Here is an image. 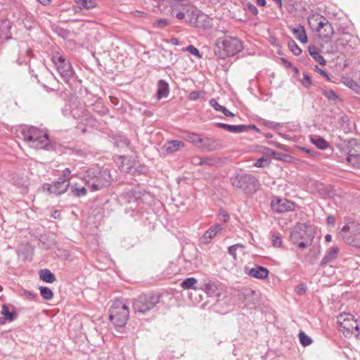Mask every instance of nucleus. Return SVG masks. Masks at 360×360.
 Returning a JSON list of instances; mask_svg holds the SVG:
<instances>
[{"instance_id":"1","label":"nucleus","mask_w":360,"mask_h":360,"mask_svg":"<svg viewBox=\"0 0 360 360\" xmlns=\"http://www.w3.org/2000/svg\"><path fill=\"white\" fill-rule=\"evenodd\" d=\"M123 203L130 205L125 209V213L129 214L131 217H135L143 209L145 202L152 198L150 193L145 190H139L136 188L131 187L130 189H126L120 196Z\"/></svg>"},{"instance_id":"2","label":"nucleus","mask_w":360,"mask_h":360,"mask_svg":"<svg viewBox=\"0 0 360 360\" xmlns=\"http://www.w3.org/2000/svg\"><path fill=\"white\" fill-rule=\"evenodd\" d=\"M84 181L91 191H97L108 188L111 184L112 178L108 169L99 170L89 168L84 174Z\"/></svg>"},{"instance_id":"3","label":"nucleus","mask_w":360,"mask_h":360,"mask_svg":"<svg viewBox=\"0 0 360 360\" xmlns=\"http://www.w3.org/2000/svg\"><path fill=\"white\" fill-rule=\"evenodd\" d=\"M230 181L233 187L247 195L254 194L260 187L259 181L255 176L242 170L236 172L230 178Z\"/></svg>"},{"instance_id":"4","label":"nucleus","mask_w":360,"mask_h":360,"mask_svg":"<svg viewBox=\"0 0 360 360\" xmlns=\"http://www.w3.org/2000/svg\"><path fill=\"white\" fill-rule=\"evenodd\" d=\"M215 45V55L221 59L233 56L243 49V43L239 39L230 36L217 38Z\"/></svg>"},{"instance_id":"5","label":"nucleus","mask_w":360,"mask_h":360,"mask_svg":"<svg viewBox=\"0 0 360 360\" xmlns=\"http://www.w3.org/2000/svg\"><path fill=\"white\" fill-rule=\"evenodd\" d=\"M21 134L31 147L36 149H49L50 140L48 134L37 127H25L22 129Z\"/></svg>"},{"instance_id":"6","label":"nucleus","mask_w":360,"mask_h":360,"mask_svg":"<svg viewBox=\"0 0 360 360\" xmlns=\"http://www.w3.org/2000/svg\"><path fill=\"white\" fill-rule=\"evenodd\" d=\"M160 302V295L157 293L141 294L135 298L132 308L136 314H146Z\"/></svg>"},{"instance_id":"7","label":"nucleus","mask_w":360,"mask_h":360,"mask_svg":"<svg viewBox=\"0 0 360 360\" xmlns=\"http://www.w3.org/2000/svg\"><path fill=\"white\" fill-rule=\"evenodd\" d=\"M129 316L128 307L122 301L114 302L109 311V319L115 327L125 326Z\"/></svg>"},{"instance_id":"8","label":"nucleus","mask_w":360,"mask_h":360,"mask_svg":"<svg viewBox=\"0 0 360 360\" xmlns=\"http://www.w3.org/2000/svg\"><path fill=\"white\" fill-rule=\"evenodd\" d=\"M52 61L65 82L69 83L70 79L75 77V72L71 63L64 56L56 53L52 56Z\"/></svg>"},{"instance_id":"9","label":"nucleus","mask_w":360,"mask_h":360,"mask_svg":"<svg viewBox=\"0 0 360 360\" xmlns=\"http://www.w3.org/2000/svg\"><path fill=\"white\" fill-rule=\"evenodd\" d=\"M344 241L349 245L360 248V224H352V226L345 225L340 231Z\"/></svg>"},{"instance_id":"10","label":"nucleus","mask_w":360,"mask_h":360,"mask_svg":"<svg viewBox=\"0 0 360 360\" xmlns=\"http://www.w3.org/2000/svg\"><path fill=\"white\" fill-rule=\"evenodd\" d=\"M314 237L312 229L305 224L299 225L290 233V238L293 243H297V240L312 242Z\"/></svg>"},{"instance_id":"11","label":"nucleus","mask_w":360,"mask_h":360,"mask_svg":"<svg viewBox=\"0 0 360 360\" xmlns=\"http://www.w3.org/2000/svg\"><path fill=\"white\" fill-rule=\"evenodd\" d=\"M70 186V182L64 181L61 178H58L52 184H46L43 186L44 190H46L51 195L58 196L65 193Z\"/></svg>"},{"instance_id":"12","label":"nucleus","mask_w":360,"mask_h":360,"mask_svg":"<svg viewBox=\"0 0 360 360\" xmlns=\"http://www.w3.org/2000/svg\"><path fill=\"white\" fill-rule=\"evenodd\" d=\"M355 147L360 148V143L355 139H350L347 141V148L348 149L346 160L351 165L360 168V154H356Z\"/></svg>"},{"instance_id":"13","label":"nucleus","mask_w":360,"mask_h":360,"mask_svg":"<svg viewBox=\"0 0 360 360\" xmlns=\"http://www.w3.org/2000/svg\"><path fill=\"white\" fill-rule=\"evenodd\" d=\"M317 24L316 31L319 33V37L326 41L330 39L334 34V30L329 21L326 18L321 16Z\"/></svg>"},{"instance_id":"14","label":"nucleus","mask_w":360,"mask_h":360,"mask_svg":"<svg viewBox=\"0 0 360 360\" xmlns=\"http://www.w3.org/2000/svg\"><path fill=\"white\" fill-rule=\"evenodd\" d=\"M186 21L195 26H203L205 27H210L211 20L207 16L198 10L190 11L188 17L186 18Z\"/></svg>"},{"instance_id":"15","label":"nucleus","mask_w":360,"mask_h":360,"mask_svg":"<svg viewBox=\"0 0 360 360\" xmlns=\"http://www.w3.org/2000/svg\"><path fill=\"white\" fill-rule=\"evenodd\" d=\"M271 205L272 210L278 213H284L294 209V203L287 199L272 200Z\"/></svg>"},{"instance_id":"16","label":"nucleus","mask_w":360,"mask_h":360,"mask_svg":"<svg viewBox=\"0 0 360 360\" xmlns=\"http://www.w3.org/2000/svg\"><path fill=\"white\" fill-rule=\"evenodd\" d=\"M201 289L210 297H219L222 290L219 282L209 280L203 284Z\"/></svg>"},{"instance_id":"17","label":"nucleus","mask_w":360,"mask_h":360,"mask_svg":"<svg viewBox=\"0 0 360 360\" xmlns=\"http://www.w3.org/2000/svg\"><path fill=\"white\" fill-rule=\"evenodd\" d=\"M223 148L221 140L210 137L202 138L200 149L207 151H215Z\"/></svg>"},{"instance_id":"18","label":"nucleus","mask_w":360,"mask_h":360,"mask_svg":"<svg viewBox=\"0 0 360 360\" xmlns=\"http://www.w3.org/2000/svg\"><path fill=\"white\" fill-rule=\"evenodd\" d=\"M347 318L344 319L343 323H341V327L342 328V330L344 333L345 331L348 333H351L352 335L355 336L359 335V326L356 321L353 320L352 316L351 314L347 315Z\"/></svg>"},{"instance_id":"19","label":"nucleus","mask_w":360,"mask_h":360,"mask_svg":"<svg viewBox=\"0 0 360 360\" xmlns=\"http://www.w3.org/2000/svg\"><path fill=\"white\" fill-rule=\"evenodd\" d=\"M185 144L183 141L179 140H171L167 141L162 147L163 153L172 154L174 152L179 151L184 148Z\"/></svg>"},{"instance_id":"20","label":"nucleus","mask_w":360,"mask_h":360,"mask_svg":"<svg viewBox=\"0 0 360 360\" xmlns=\"http://www.w3.org/2000/svg\"><path fill=\"white\" fill-rule=\"evenodd\" d=\"M247 274L252 278L263 280L268 277L269 271L266 267L257 265L255 267L249 269Z\"/></svg>"},{"instance_id":"21","label":"nucleus","mask_w":360,"mask_h":360,"mask_svg":"<svg viewBox=\"0 0 360 360\" xmlns=\"http://www.w3.org/2000/svg\"><path fill=\"white\" fill-rule=\"evenodd\" d=\"M340 249L337 246L328 248L323 258L320 262L321 266H325L329 263L334 262L339 254Z\"/></svg>"},{"instance_id":"22","label":"nucleus","mask_w":360,"mask_h":360,"mask_svg":"<svg viewBox=\"0 0 360 360\" xmlns=\"http://www.w3.org/2000/svg\"><path fill=\"white\" fill-rule=\"evenodd\" d=\"M119 160L118 167L122 172L129 173L132 171L134 161L131 157L121 155Z\"/></svg>"},{"instance_id":"23","label":"nucleus","mask_w":360,"mask_h":360,"mask_svg":"<svg viewBox=\"0 0 360 360\" xmlns=\"http://www.w3.org/2000/svg\"><path fill=\"white\" fill-rule=\"evenodd\" d=\"M217 127L225 129L228 131L235 134L243 133L248 131V127L245 124L240 125H232L229 124H224L221 122H217L215 124Z\"/></svg>"},{"instance_id":"24","label":"nucleus","mask_w":360,"mask_h":360,"mask_svg":"<svg viewBox=\"0 0 360 360\" xmlns=\"http://www.w3.org/2000/svg\"><path fill=\"white\" fill-rule=\"evenodd\" d=\"M290 30L295 37L301 43L306 44L307 42L305 30L301 24L296 25L295 27H291Z\"/></svg>"},{"instance_id":"25","label":"nucleus","mask_w":360,"mask_h":360,"mask_svg":"<svg viewBox=\"0 0 360 360\" xmlns=\"http://www.w3.org/2000/svg\"><path fill=\"white\" fill-rule=\"evenodd\" d=\"M169 93L168 83L164 79H160L158 82L157 98L160 100L167 98Z\"/></svg>"},{"instance_id":"26","label":"nucleus","mask_w":360,"mask_h":360,"mask_svg":"<svg viewBox=\"0 0 360 360\" xmlns=\"http://www.w3.org/2000/svg\"><path fill=\"white\" fill-rule=\"evenodd\" d=\"M39 278L47 283H53L56 278L53 273L48 269H43L39 271Z\"/></svg>"},{"instance_id":"27","label":"nucleus","mask_w":360,"mask_h":360,"mask_svg":"<svg viewBox=\"0 0 360 360\" xmlns=\"http://www.w3.org/2000/svg\"><path fill=\"white\" fill-rule=\"evenodd\" d=\"M209 103L216 111L221 112L226 117H234L235 115L229 111L225 106L221 105L216 99L212 98Z\"/></svg>"},{"instance_id":"28","label":"nucleus","mask_w":360,"mask_h":360,"mask_svg":"<svg viewBox=\"0 0 360 360\" xmlns=\"http://www.w3.org/2000/svg\"><path fill=\"white\" fill-rule=\"evenodd\" d=\"M356 39V38L354 35H352L349 33H344L342 37L338 39L337 43L342 48L345 49L347 46L352 47V45L349 44V43L352 41L354 42Z\"/></svg>"},{"instance_id":"29","label":"nucleus","mask_w":360,"mask_h":360,"mask_svg":"<svg viewBox=\"0 0 360 360\" xmlns=\"http://www.w3.org/2000/svg\"><path fill=\"white\" fill-rule=\"evenodd\" d=\"M308 51L310 56L320 65H325L326 60L319 53L317 48L314 45H309Z\"/></svg>"},{"instance_id":"30","label":"nucleus","mask_w":360,"mask_h":360,"mask_svg":"<svg viewBox=\"0 0 360 360\" xmlns=\"http://www.w3.org/2000/svg\"><path fill=\"white\" fill-rule=\"evenodd\" d=\"M186 139L193 144L195 146L198 148H200L202 137H201L200 135L195 134V133H191V132H187L186 135Z\"/></svg>"},{"instance_id":"31","label":"nucleus","mask_w":360,"mask_h":360,"mask_svg":"<svg viewBox=\"0 0 360 360\" xmlns=\"http://www.w3.org/2000/svg\"><path fill=\"white\" fill-rule=\"evenodd\" d=\"M75 2L80 9L86 8L89 10L97 6L95 0H75Z\"/></svg>"},{"instance_id":"32","label":"nucleus","mask_w":360,"mask_h":360,"mask_svg":"<svg viewBox=\"0 0 360 360\" xmlns=\"http://www.w3.org/2000/svg\"><path fill=\"white\" fill-rule=\"evenodd\" d=\"M311 141L319 149L325 150L328 148L329 143L323 138L319 136H316L311 138Z\"/></svg>"},{"instance_id":"33","label":"nucleus","mask_w":360,"mask_h":360,"mask_svg":"<svg viewBox=\"0 0 360 360\" xmlns=\"http://www.w3.org/2000/svg\"><path fill=\"white\" fill-rule=\"evenodd\" d=\"M114 140V144L117 148L128 147L130 145V141L124 135H117Z\"/></svg>"},{"instance_id":"34","label":"nucleus","mask_w":360,"mask_h":360,"mask_svg":"<svg viewBox=\"0 0 360 360\" xmlns=\"http://www.w3.org/2000/svg\"><path fill=\"white\" fill-rule=\"evenodd\" d=\"M1 314L4 316V319H8L9 321H12L17 316V313L15 310L12 311H9V308L6 304H3Z\"/></svg>"},{"instance_id":"35","label":"nucleus","mask_w":360,"mask_h":360,"mask_svg":"<svg viewBox=\"0 0 360 360\" xmlns=\"http://www.w3.org/2000/svg\"><path fill=\"white\" fill-rule=\"evenodd\" d=\"M11 28V23L9 21H7V20L2 21L1 27H0V37H3V34L5 33V39L6 40L11 39V35L9 36L7 34L9 33Z\"/></svg>"},{"instance_id":"36","label":"nucleus","mask_w":360,"mask_h":360,"mask_svg":"<svg viewBox=\"0 0 360 360\" xmlns=\"http://www.w3.org/2000/svg\"><path fill=\"white\" fill-rule=\"evenodd\" d=\"M322 94L328 100L333 101L335 104H336L338 101H340V98L337 94V93L333 89L323 90Z\"/></svg>"},{"instance_id":"37","label":"nucleus","mask_w":360,"mask_h":360,"mask_svg":"<svg viewBox=\"0 0 360 360\" xmlns=\"http://www.w3.org/2000/svg\"><path fill=\"white\" fill-rule=\"evenodd\" d=\"M40 295L45 300H51L53 297V291L46 286H41L39 287Z\"/></svg>"},{"instance_id":"38","label":"nucleus","mask_w":360,"mask_h":360,"mask_svg":"<svg viewBox=\"0 0 360 360\" xmlns=\"http://www.w3.org/2000/svg\"><path fill=\"white\" fill-rule=\"evenodd\" d=\"M288 46L295 56H300L302 53V49L292 38H290L288 41Z\"/></svg>"},{"instance_id":"39","label":"nucleus","mask_w":360,"mask_h":360,"mask_svg":"<svg viewBox=\"0 0 360 360\" xmlns=\"http://www.w3.org/2000/svg\"><path fill=\"white\" fill-rule=\"evenodd\" d=\"M71 192L76 197H82L86 194V188L84 186L78 187L75 184L71 187Z\"/></svg>"},{"instance_id":"40","label":"nucleus","mask_w":360,"mask_h":360,"mask_svg":"<svg viewBox=\"0 0 360 360\" xmlns=\"http://www.w3.org/2000/svg\"><path fill=\"white\" fill-rule=\"evenodd\" d=\"M299 338L300 344L303 347L309 346L312 342L311 338L309 336L307 335L306 333L302 330H300L299 333Z\"/></svg>"},{"instance_id":"41","label":"nucleus","mask_w":360,"mask_h":360,"mask_svg":"<svg viewBox=\"0 0 360 360\" xmlns=\"http://www.w3.org/2000/svg\"><path fill=\"white\" fill-rule=\"evenodd\" d=\"M197 279L193 277H189L183 281L181 286L184 289H191L197 283Z\"/></svg>"},{"instance_id":"42","label":"nucleus","mask_w":360,"mask_h":360,"mask_svg":"<svg viewBox=\"0 0 360 360\" xmlns=\"http://www.w3.org/2000/svg\"><path fill=\"white\" fill-rule=\"evenodd\" d=\"M271 243L274 247H281L283 240L281 234L278 232H274L271 236Z\"/></svg>"},{"instance_id":"43","label":"nucleus","mask_w":360,"mask_h":360,"mask_svg":"<svg viewBox=\"0 0 360 360\" xmlns=\"http://www.w3.org/2000/svg\"><path fill=\"white\" fill-rule=\"evenodd\" d=\"M93 110L100 115H103L108 112V109L102 104L101 102L96 103L93 106Z\"/></svg>"},{"instance_id":"44","label":"nucleus","mask_w":360,"mask_h":360,"mask_svg":"<svg viewBox=\"0 0 360 360\" xmlns=\"http://www.w3.org/2000/svg\"><path fill=\"white\" fill-rule=\"evenodd\" d=\"M170 24V21L165 19V18H160L158 20H155L153 22V26L158 29H164L165 27L169 25Z\"/></svg>"},{"instance_id":"45","label":"nucleus","mask_w":360,"mask_h":360,"mask_svg":"<svg viewBox=\"0 0 360 360\" xmlns=\"http://www.w3.org/2000/svg\"><path fill=\"white\" fill-rule=\"evenodd\" d=\"M183 51L189 52L191 54L196 56L198 58H202V54L200 53L199 50L193 45H189L186 48H184Z\"/></svg>"},{"instance_id":"46","label":"nucleus","mask_w":360,"mask_h":360,"mask_svg":"<svg viewBox=\"0 0 360 360\" xmlns=\"http://www.w3.org/2000/svg\"><path fill=\"white\" fill-rule=\"evenodd\" d=\"M216 233L210 227L203 235V243H208L216 236Z\"/></svg>"},{"instance_id":"47","label":"nucleus","mask_w":360,"mask_h":360,"mask_svg":"<svg viewBox=\"0 0 360 360\" xmlns=\"http://www.w3.org/2000/svg\"><path fill=\"white\" fill-rule=\"evenodd\" d=\"M243 9L246 11L250 12L254 15H257L258 14V9L254 4L250 2H247L244 5Z\"/></svg>"},{"instance_id":"48","label":"nucleus","mask_w":360,"mask_h":360,"mask_svg":"<svg viewBox=\"0 0 360 360\" xmlns=\"http://www.w3.org/2000/svg\"><path fill=\"white\" fill-rule=\"evenodd\" d=\"M269 163H270L269 160H268L264 157H262V158H259L255 162V163L254 164V166L257 167H264L266 166H268L269 165Z\"/></svg>"},{"instance_id":"49","label":"nucleus","mask_w":360,"mask_h":360,"mask_svg":"<svg viewBox=\"0 0 360 360\" xmlns=\"http://www.w3.org/2000/svg\"><path fill=\"white\" fill-rule=\"evenodd\" d=\"M190 13V10L187 9L186 12L184 11H179L177 13H175L174 11L172 12V15H174L177 19L179 20H185L188 17V15Z\"/></svg>"},{"instance_id":"50","label":"nucleus","mask_w":360,"mask_h":360,"mask_svg":"<svg viewBox=\"0 0 360 360\" xmlns=\"http://www.w3.org/2000/svg\"><path fill=\"white\" fill-rule=\"evenodd\" d=\"M301 83L305 88H309L311 85V77L307 74H303V78L301 80Z\"/></svg>"},{"instance_id":"51","label":"nucleus","mask_w":360,"mask_h":360,"mask_svg":"<svg viewBox=\"0 0 360 360\" xmlns=\"http://www.w3.org/2000/svg\"><path fill=\"white\" fill-rule=\"evenodd\" d=\"M23 295L30 300L36 301L38 299V295L33 291L24 290Z\"/></svg>"},{"instance_id":"52","label":"nucleus","mask_w":360,"mask_h":360,"mask_svg":"<svg viewBox=\"0 0 360 360\" xmlns=\"http://www.w3.org/2000/svg\"><path fill=\"white\" fill-rule=\"evenodd\" d=\"M307 290V286L304 283H300L295 288V292L298 295H303Z\"/></svg>"},{"instance_id":"53","label":"nucleus","mask_w":360,"mask_h":360,"mask_svg":"<svg viewBox=\"0 0 360 360\" xmlns=\"http://www.w3.org/2000/svg\"><path fill=\"white\" fill-rule=\"evenodd\" d=\"M147 172H148V168H146V167H140L139 168H134V169L133 168L132 171L131 172H132L134 176H136V175H139L141 174L147 173Z\"/></svg>"},{"instance_id":"54","label":"nucleus","mask_w":360,"mask_h":360,"mask_svg":"<svg viewBox=\"0 0 360 360\" xmlns=\"http://www.w3.org/2000/svg\"><path fill=\"white\" fill-rule=\"evenodd\" d=\"M240 246H242V245L240 244H236V245L229 246L228 248L229 254L231 255V256H233L234 258H236V250L238 247H240Z\"/></svg>"},{"instance_id":"55","label":"nucleus","mask_w":360,"mask_h":360,"mask_svg":"<svg viewBox=\"0 0 360 360\" xmlns=\"http://www.w3.org/2000/svg\"><path fill=\"white\" fill-rule=\"evenodd\" d=\"M71 172L69 168H65L63 171V174L61 176H60L58 178H61L64 181H68V182H70V174Z\"/></svg>"},{"instance_id":"56","label":"nucleus","mask_w":360,"mask_h":360,"mask_svg":"<svg viewBox=\"0 0 360 360\" xmlns=\"http://www.w3.org/2000/svg\"><path fill=\"white\" fill-rule=\"evenodd\" d=\"M206 162V160L200 157H194L192 159V163L195 165H202Z\"/></svg>"},{"instance_id":"57","label":"nucleus","mask_w":360,"mask_h":360,"mask_svg":"<svg viewBox=\"0 0 360 360\" xmlns=\"http://www.w3.org/2000/svg\"><path fill=\"white\" fill-rule=\"evenodd\" d=\"M264 125L269 129H276L280 126L279 123H276L270 120H265L264 122Z\"/></svg>"},{"instance_id":"58","label":"nucleus","mask_w":360,"mask_h":360,"mask_svg":"<svg viewBox=\"0 0 360 360\" xmlns=\"http://www.w3.org/2000/svg\"><path fill=\"white\" fill-rule=\"evenodd\" d=\"M271 156L276 160H283L287 155L280 152L271 151Z\"/></svg>"},{"instance_id":"59","label":"nucleus","mask_w":360,"mask_h":360,"mask_svg":"<svg viewBox=\"0 0 360 360\" xmlns=\"http://www.w3.org/2000/svg\"><path fill=\"white\" fill-rule=\"evenodd\" d=\"M201 92L199 91H194L190 93L189 94V99L191 101H196L198 100L200 96Z\"/></svg>"},{"instance_id":"60","label":"nucleus","mask_w":360,"mask_h":360,"mask_svg":"<svg viewBox=\"0 0 360 360\" xmlns=\"http://www.w3.org/2000/svg\"><path fill=\"white\" fill-rule=\"evenodd\" d=\"M316 71L322 76H323L324 77H326L328 81L331 80L330 75L324 70L318 68V66H316Z\"/></svg>"},{"instance_id":"61","label":"nucleus","mask_w":360,"mask_h":360,"mask_svg":"<svg viewBox=\"0 0 360 360\" xmlns=\"http://www.w3.org/2000/svg\"><path fill=\"white\" fill-rule=\"evenodd\" d=\"M295 244H297V246L300 248H307L308 245H309L311 242H308L307 240H302V241H300V240H297V243H294Z\"/></svg>"},{"instance_id":"62","label":"nucleus","mask_w":360,"mask_h":360,"mask_svg":"<svg viewBox=\"0 0 360 360\" xmlns=\"http://www.w3.org/2000/svg\"><path fill=\"white\" fill-rule=\"evenodd\" d=\"M219 216L221 217V220L224 222L227 221L229 219V214L224 210H219Z\"/></svg>"},{"instance_id":"63","label":"nucleus","mask_w":360,"mask_h":360,"mask_svg":"<svg viewBox=\"0 0 360 360\" xmlns=\"http://www.w3.org/2000/svg\"><path fill=\"white\" fill-rule=\"evenodd\" d=\"M281 60L282 61L283 64L286 67V68H291L293 67V65L292 64L291 62H290L288 59L285 58H281Z\"/></svg>"},{"instance_id":"64","label":"nucleus","mask_w":360,"mask_h":360,"mask_svg":"<svg viewBox=\"0 0 360 360\" xmlns=\"http://www.w3.org/2000/svg\"><path fill=\"white\" fill-rule=\"evenodd\" d=\"M326 222H327V224H328V225L334 226L335 222V217H334L333 215H329V216L326 218Z\"/></svg>"}]
</instances>
